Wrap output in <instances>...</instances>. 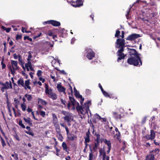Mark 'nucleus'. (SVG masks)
Segmentation results:
<instances>
[{
  "label": "nucleus",
  "mask_w": 160,
  "mask_h": 160,
  "mask_svg": "<svg viewBox=\"0 0 160 160\" xmlns=\"http://www.w3.org/2000/svg\"><path fill=\"white\" fill-rule=\"evenodd\" d=\"M69 99L70 102H69L68 105V108L70 107L71 105L73 106V108L75 109V105L77 104L76 108L78 113L80 116V118H83L84 117L85 115L87 113H88V111L89 110V105L90 103V102L88 101L87 102L84 103V106H80L78 102L76 101L73 98L69 97Z\"/></svg>",
  "instance_id": "1"
},
{
  "label": "nucleus",
  "mask_w": 160,
  "mask_h": 160,
  "mask_svg": "<svg viewBox=\"0 0 160 160\" xmlns=\"http://www.w3.org/2000/svg\"><path fill=\"white\" fill-rule=\"evenodd\" d=\"M130 57L127 60L128 63L130 65L140 66L142 65V62L140 57V54L138 53L135 49H128V50Z\"/></svg>",
  "instance_id": "2"
},
{
  "label": "nucleus",
  "mask_w": 160,
  "mask_h": 160,
  "mask_svg": "<svg viewBox=\"0 0 160 160\" xmlns=\"http://www.w3.org/2000/svg\"><path fill=\"white\" fill-rule=\"evenodd\" d=\"M122 39L118 38L117 39L116 42V47L119 48L117 54L118 57L117 59V62H119L120 60L124 59L126 56L123 52L124 51V48L125 47V40L123 38H124V31L122 32V34L121 36Z\"/></svg>",
  "instance_id": "3"
},
{
  "label": "nucleus",
  "mask_w": 160,
  "mask_h": 160,
  "mask_svg": "<svg viewBox=\"0 0 160 160\" xmlns=\"http://www.w3.org/2000/svg\"><path fill=\"white\" fill-rule=\"evenodd\" d=\"M17 83L19 86L24 87L26 90H27V88L31 90V88L30 86H29L30 80L25 81L24 83L23 79L20 78L18 80Z\"/></svg>",
  "instance_id": "4"
},
{
  "label": "nucleus",
  "mask_w": 160,
  "mask_h": 160,
  "mask_svg": "<svg viewBox=\"0 0 160 160\" xmlns=\"http://www.w3.org/2000/svg\"><path fill=\"white\" fill-rule=\"evenodd\" d=\"M87 53L86 57L89 59H92L95 56V53L90 48H87L86 50Z\"/></svg>",
  "instance_id": "5"
},
{
  "label": "nucleus",
  "mask_w": 160,
  "mask_h": 160,
  "mask_svg": "<svg viewBox=\"0 0 160 160\" xmlns=\"http://www.w3.org/2000/svg\"><path fill=\"white\" fill-rule=\"evenodd\" d=\"M71 5L75 7H79L83 4V2L81 0H77L76 1H70Z\"/></svg>",
  "instance_id": "6"
},
{
  "label": "nucleus",
  "mask_w": 160,
  "mask_h": 160,
  "mask_svg": "<svg viewBox=\"0 0 160 160\" xmlns=\"http://www.w3.org/2000/svg\"><path fill=\"white\" fill-rule=\"evenodd\" d=\"M63 114L65 116L63 118L64 120L67 122H70L72 118V114L69 112H64L63 113Z\"/></svg>",
  "instance_id": "7"
},
{
  "label": "nucleus",
  "mask_w": 160,
  "mask_h": 160,
  "mask_svg": "<svg viewBox=\"0 0 160 160\" xmlns=\"http://www.w3.org/2000/svg\"><path fill=\"white\" fill-rule=\"evenodd\" d=\"M57 88L59 92H62L64 94H66V89L61 85V83L57 84Z\"/></svg>",
  "instance_id": "8"
},
{
  "label": "nucleus",
  "mask_w": 160,
  "mask_h": 160,
  "mask_svg": "<svg viewBox=\"0 0 160 160\" xmlns=\"http://www.w3.org/2000/svg\"><path fill=\"white\" fill-rule=\"evenodd\" d=\"M140 37V35L137 34H133L129 35L127 38V40H132Z\"/></svg>",
  "instance_id": "9"
},
{
  "label": "nucleus",
  "mask_w": 160,
  "mask_h": 160,
  "mask_svg": "<svg viewBox=\"0 0 160 160\" xmlns=\"http://www.w3.org/2000/svg\"><path fill=\"white\" fill-rule=\"evenodd\" d=\"M113 117L116 119H121L122 118V116L121 114L117 112L113 111L112 112Z\"/></svg>",
  "instance_id": "10"
},
{
  "label": "nucleus",
  "mask_w": 160,
  "mask_h": 160,
  "mask_svg": "<svg viewBox=\"0 0 160 160\" xmlns=\"http://www.w3.org/2000/svg\"><path fill=\"white\" fill-rule=\"evenodd\" d=\"M2 85L4 88L6 89H8L10 88H12V83L10 81H9V82L7 81L5 83H2Z\"/></svg>",
  "instance_id": "11"
},
{
  "label": "nucleus",
  "mask_w": 160,
  "mask_h": 160,
  "mask_svg": "<svg viewBox=\"0 0 160 160\" xmlns=\"http://www.w3.org/2000/svg\"><path fill=\"white\" fill-rule=\"evenodd\" d=\"M11 63L12 67V68H13L14 70L18 69L19 67L18 65V62L17 61L12 60L11 61Z\"/></svg>",
  "instance_id": "12"
},
{
  "label": "nucleus",
  "mask_w": 160,
  "mask_h": 160,
  "mask_svg": "<svg viewBox=\"0 0 160 160\" xmlns=\"http://www.w3.org/2000/svg\"><path fill=\"white\" fill-rule=\"evenodd\" d=\"M140 2H144L145 3H146V1H141V0H137L136 2H135L132 5V6H130V8L129 10L127 11V14H126V16L127 17V18H128V16L129 15L130 12V9L136 3H139Z\"/></svg>",
  "instance_id": "13"
},
{
  "label": "nucleus",
  "mask_w": 160,
  "mask_h": 160,
  "mask_svg": "<svg viewBox=\"0 0 160 160\" xmlns=\"http://www.w3.org/2000/svg\"><path fill=\"white\" fill-rule=\"evenodd\" d=\"M49 21L50 24L54 26L58 27L60 26L61 24L59 22L56 21L51 20Z\"/></svg>",
  "instance_id": "14"
},
{
  "label": "nucleus",
  "mask_w": 160,
  "mask_h": 160,
  "mask_svg": "<svg viewBox=\"0 0 160 160\" xmlns=\"http://www.w3.org/2000/svg\"><path fill=\"white\" fill-rule=\"evenodd\" d=\"M45 92L46 94L49 95L51 93V92H52V89L51 88H49L48 85H46Z\"/></svg>",
  "instance_id": "15"
},
{
  "label": "nucleus",
  "mask_w": 160,
  "mask_h": 160,
  "mask_svg": "<svg viewBox=\"0 0 160 160\" xmlns=\"http://www.w3.org/2000/svg\"><path fill=\"white\" fill-rule=\"evenodd\" d=\"M53 116V123L54 125L58 123V119L57 116L55 115V114H52Z\"/></svg>",
  "instance_id": "16"
},
{
  "label": "nucleus",
  "mask_w": 160,
  "mask_h": 160,
  "mask_svg": "<svg viewBox=\"0 0 160 160\" xmlns=\"http://www.w3.org/2000/svg\"><path fill=\"white\" fill-rule=\"evenodd\" d=\"M150 138L151 140H152L155 137V133L154 131L153 130L150 131Z\"/></svg>",
  "instance_id": "17"
},
{
  "label": "nucleus",
  "mask_w": 160,
  "mask_h": 160,
  "mask_svg": "<svg viewBox=\"0 0 160 160\" xmlns=\"http://www.w3.org/2000/svg\"><path fill=\"white\" fill-rule=\"evenodd\" d=\"M85 142H90L89 135L88 132H87L86 136L84 137Z\"/></svg>",
  "instance_id": "18"
},
{
  "label": "nucleus",
  "mask_w": 160,
  "mask_h": 160,
  "mask_svg": "<svg viewBox=\"0 0 160 160\" xmlns=\"http://www.w3.org/2000/svg\"><path fill=\"white\" fill-rule=\"evenodd\" d=\"M154 158V155L152 154H151L147 156L146 160H153Z\"/></svg>",
  "instance_id": "19"
},
{
  "label": "nucleus",
  "mask_w": 160,
  "mask_h": 160,
  "mask_svg": "<svg viewBox=\"0 0 160 160\" xmlns=\"http://www.w3.org/2000/svg\"><path fill=\"white\" fill-rule=\"evenodd\" d=\"M61 131L56 132L57 133V136L59 140L61 141H62L63 140V137L61 134Z\"/></svg>",
  "instance_id": "20"
},
{
  "label": "nucleus",
  "mask_w": 160,
  "mask_h": 160,
  "mask_svg": "<svg viewBox=\"0 0 160 160\" xmlns=\"http://www.w3.org/2000/svg\"><path fill=\"white\" fill-rule=\"evenodd\" d=\"M99 146V143L94 142V146L93 148V149L94 151H96L97 149Z\"/></svg>",
  "instance_id": "21"
},
{
  "label": "nucleus",
  "mask_w": 160,
  "mask_h": 160,
  "mask_svg": "<svg viewBox=\"0 0 160 160\" xmlns=\"http://www.w3.org/2000/svg\"><path fill=\"white\" fill-rule=\"evenodd\" d=\"M99 152L100 156L102 155V157H103V156H105L106 155L105 152L103 148H100Z\"/></svg>",
  "instance_id": "22"
},
{
  "label": "nucleus",
  "mask_w": 160,
  "mask_h": 160,
  "mask_svg": "<svg viewBox=\"0 0 160 160\" xmlns=\"http://www.w3.org/2000/svg\"><path fill=\"white\" fill-rule=\"evenodd\" d=\"M38 101L39 103H40L43 105H46L47 104V102L45 101L41 98H38Z\"/></svg>",
  "instance_id": "23"
},
{
  "label": "nucleus",
  "mask_w": 160,
  "mask_h": 160,
  "mask_svg": "<svg viewBox=\"0 0 160 160\" xmlns=\"http://www.w3.org/2000/svg\"><path fill=\"white\" fill-rule=\"evenodd\" d=\"M49 97L54 100L57 99V96L54 92H53Z\"/></svg>",
  "instance_id": "24"
},
{
  "label": "nucleus",
  "mask_w": 160,
  "mask_h": 160,
  "mask_svg": "<svg viewBox=\"0 0 160 160\" xmlns=\"http://www.w3.org/2000/svg\"><path fill=\"white\" fill-rule=\"evenodd\" d=\"M105 142L108 146V148H111V143L110 141H108L106 140L105 141Z\"/></svg>",
  "instance_id": "25"
},
{
  "label": "nucleus",
  "mask_w": 160,
  "mask_h": 160,
  "mask_svg": "<svg viewBox=\"0 0 160 160\" xmlns=\"http://www.w3.org/2000/svg\"><path fill=\"white\" fill-rule=\"evenodd\" d=\"M54 126L55 127L56 132L61 131L59 123L54 125Z\"/></svg>",
  "instance_id": "26"
},
{
  "label": "nucleus",
  "mask_w": 160,
  "mask_h": 160,
  "mask_svg": "<svg viewBox=\"0 0 160 160\" xmlns=\"http://www.w3.org/2000/svg\"><path fill=\"white\" fill-rule=\"evenodd\" d=\"M26 107L27 106L25 103H23L21 104V107L23 111H25L26 110Z\"/></svg>",
  "instance_id": "27"
},
{
  "label": "nucleus",
  "mask_w": 160,
  "mask_h": 160,
  "mask_svg": "<svg viewBox=\"0 0 160 160\" xmlns=\"http://www.w3.org/2000/svg\"><path fill=\"white\" fill-rule=\"evenodd\" d=\"M24 120L27 123L29 124V125H31L32 124V123L30 121V119L29 118H24Z\"/></svg>",
  "instance_id": "28"
},
{
  "label": "nucleus",
  "mask_w": 160,
  "mask_h": 160,
  "mask_svg": "<svg viewBox=\"0 0 160 160\" xmlns=\"http://www.w3.org/2000/svg\"><path fill=\"white\" fill-rule=\"evenodd\" d=\"M33 52L32 51H29L28 52V58L27 59L28 61H30L31 58L32 57V53Z\"/></svg>",
  "instance_id": "29"
},
{
  "label": "nucleus",
  "mask_w": 160,
  "mask_h": 160,
  "mask_svg": "<svg viewBox=\"0 0 160 160\" xmlns=\"http://www.w3.org/2000/svg\"><path fill=\"white\" fill-rule=\"evenodd\" d=\"M62 147L63 149L65 150L66 151H67V147L66 143L64 142H63L62 144Z\"/></svg>",
  "instance_id": "30"
},
{
  "label": "nucleus",
  "mask_w": 160,
  "mask_h": 160,
  "mask_svg": "<svg viewBox=\"0 0 160 160\" xmlns=\"http://www.w3.org/2000/svg\"><path fill=\"white\" fill-rule=\"evenodd\" d=\"M90 150L91 151V152L89 153V160H92L93 158V154L92 152V150L91 149H90Z\"/></svg>",
  "instance_id": "31"
},
{
  "label": "nucleus",
  "mask_w": 160,
  "mask_h": 160,
  "mask_svg": "<svg viewBox=\"0 0 160 160\" xmlns=\"http://www.w3.org/2000/svg\"><path fill=\"white\" fill-rule=\"evenodd\" d=\"M25 97L27 98L28 101H30L32 99V96L31 95L26 94L25 95Z\"/></svg>",
  "instance_id": "32"
},
{
  "label": "nucleus",
  "mask_w": 160,
  "mask_h": 160,
  "mask_svg": "<svg viewBox=\"0 0 160 160\" xmlns=\"http://www.w3.org/2000/svg\"><path fill=\"white\" fill-rule=\"evenodd\" d=\"M19 125L21 126L22 128H25V126L22 123V120H19L18 122Z\"/></svg>",
  "instance_id": "33"
},
{
  "label": "nucleus",
  "mask_w": 160,
  "mask_h": 160,
  "mask_svg": "<svg viewBox=\"0 0 160 160\" xmlns=\"http://www.w3.org/2000/svg\"><path fill=\"white\" fill-rule=\"evenodd\" d=\"M31 63L30 61H28V62L25 65V67L29 68L31 66Z\"/></svg>",
  "instance_id": "34"
},
{
  "label": "nucleus",
  "mask_w": 160,
  "mask_h": 160,
  "mask_svg": "<svg viewBox=\"0 0 160 160\" xmlns=\"http://www.w3.org/2000/svg\"><path fill=\"white\" fill-rule=\"evenodd\" d=\"M75 94L76 97L78 98H82V96L80 95L79 93L78 92H75Z\"/></svg>",
  "instance_id": "35"
},
{
  "label": "nucleus",
  "mask_w": 160,
  "mask_h": 160,
  "mask_svg": "<svg viewBox=\"0 0 160 160\" xmlns=\"http://www.w3.org/2000/svg\"><path fill=\"white\" fill-rule=\"evenodd\" d=\"M102 92L105 97H109V95L108 93L104 90H103Z\"/></svg>",
  "instance_id": "36"
},
{
  "label": "nucleus",
  "mask_w": 160,
  "mask_h": 160,
  "mask_svg": "<svg viewBox=\"0 0 160 160\" xmlns=\"http://www.w3.org/2000/svg\"><path fill=\"white\" fill-rule=\"evenodd\" d=\"M1 140L2 146L3 147H4L6 145L5 142L3 139L2 137H1Z\"/></svg>",
  "instance_id": "37"
},
{
  "label": "nucleus",
  "mask_w": 160,
  "mask_h": 160,
  "mask_svg": "<svg viewBox=\"0 0 160 160\" xmlns=\"http://www.w3.org/2000/svg\"><path fill=\"white\" fill-rule=\"evenodd\" d=\"M11 156L13 157L15 159V160H18V157L17 154H12Z\"/></svg>",
  "instance_id": "38"
},
{
  "label": "nucleus",
  "mask_w": 160,
  "mask_h": 160,
  "mask_svg": "<svg viewBox=\"0 0 160 160\" xmlns=\"http://www.w3.org/2000/svg\"><path fill=\"white\" fill-rule=\"evenodd\" d=\"M68 138L70 140L73 141L74 140L75 136L74 135L71 136H68Z\"/></svg>",
  "instance_id": "39"
},
{
  "label": "nucleus",
  "mask_w": 160,
  "mask_h": 160,
  "mask_svg": "<svg viewBox=\"0 0 160 160\" xmlns=\"http://www.w3.org/2000/svg\"><path fill=\"white\" fill-rule=\"evenodd\" d=\"M10 69L11 73L13 75H14L15 73V71L17 70H14V69L12 68H10Z\"/></svg>",
  "instance_id": "40"
},
{
  "label": "nucleus",
  "mask_w": 160,
  "mask_h": 160,
  "mask_svg": "<svg viewBox=\"0 0 160 160\" xmlns=\"http://www.w3.org/2000/svg\"><path fill=\"white\" fill-rule=\"evenodd\" d=\"M14 138L16 139L17 141H20V139L19 137L17 134H15L14 136Z\"/></svg>",
  "instance_id": "41"
},
{
  "label": "nucleus",
  "mask_w": 160,
  "mask_h": 160,
  "mask_svg": "<svg viewBox=\"0 0 160 160\" xmlns=\"http://www.w3.org/2000/svg\"><path fill=\"white\" fill-rule=\"evenodd\" d=\"M120 33V31H119V30H117L115 34V37H118Z\"/></svg>",
  "instance_id": "42"
},
{
  "label": "nucleus",
  "mask_w": 160,
  "mask_h": 160,
  "mask_svg": "<svg viewBox=\"0 0 160 160\" xmlns=\"http://www.w3.org/2000/svg\"><path fill=\"white\" fill-rule=\"evenodd\" d=\"M42 72L40 70H38L37 73V75L38 77H40L41 76L42 74Z\"/></svg>",
  "instance_id": "43"
},
{
  "label": "nucleus",
  "mask_w": 160,
  "mask_h": 160,
  "mask_svg": "<svg viewBox=\"0 0 160 160\" xmlns=\"http://www.w3.org/2000/svg\"><path fill=\"white\" fill-rule=\"evenodd\" d=\"M24 40L27 39L31 42L32 41V39L31 38H30L28 36H25L24 38Z\"/></svg>",
  "instance_id": "44"
},
{
  "label": "nucleus",
  "mask_w": 160,
  "mask_h": 160,
  "mask_svg": "<svg viewBox=\"0 0 160 160\" xmlns=\"http://www.w3.org/2000/svg\"><path fill=\"white\" fill-rule=\"evenodd\" d=\"M109 157L107 156L106 155L105 156L103 157V160H109Z\"/></svg>",
  "instance_id": "45"
},
{
  "label": "nucleus",
  "mask_w": 160,
  "mask_h": 160,
  "mask_svg": "<svg viewBox=\"0 0 160 160\" xmlns=\"http://www.w3.org/2000/svg\"><path fill=\"white\" fill-rule=\"evenodd\" d=\"M40 114L42 117H44L45 115V112L43 111H41L40 112Z\"/></svg>",
  "instance_id": "46"
},
{
  "label": "nucleus",
  "mask_w": 160,
  "mask_h": 160,
  "mask_svg": "<svg viewBox=\"0 0 160 160\" xmlns=\"http://www.w3.org/2000/svg\"><path fill=\"white\" fill-rule=\"evenodd\" d=\"M25 132L27 134H28L29 135H31L32 136H33V135H34V134L32 132H30L29 131H26Z\"/></svg>",
  "instance_id": "47"
},
{
  "label": "nucleus",
  "mask_w": 160,
  "mask_h": 160,
  "mask_svg": "<svg viewBox=\"0 0 160 160\" xmlns=\"http://www.w3.org/2000/svg\"><path fill=\"white\" fill-rule=\"evenodd\" d=\"M96 114L98 116L99 118V119H102V121L103 122H105L106 121V118H102L100 116L98 115L97 114Z\"/></svg>",
  "instance_id": "48"
},
{
  "label": "nucleus",
  "mask_w": 160,
  "mask_h": 160,
  "mask_svg": "<svg viewBox=\"0 0 160 160\" xmlns=\"http://www.w3.org/2000/svg\"><path fill=\"white\" fill-rule=\"evenodd\" d=\"M18 61L20 62H22V57L20 55H18Z\"/></svg>",
  "instance_id": "49"
},
{
  "label": "nucleus",
  "mask_w": 160,
  "mask_h": 160,
  "mask_svg": "<svg viewBox=\"0 0 160 160\" xmlns=\"http://www.w3.org/2000/svg\"><path fill=\"white\" fill-rule=\"evenodd\" d=\"M116 135L117 136V138L119 140L120 138V132L119 131L118 132V133H117Z\"/></svg>",
  "instance_id": "50"
},
{
  "label": "nucleus",
  "mask_w": 160,
  "mask_h": 160,
  "mask_svg": "<svg viewBox=\"0 0 160 160\" xmlns=\"http://www.w3.org/2000/svg\"><path fill=\"white\" fill-rule=\"evenodd\" d=\"M60 73L63 75H66L67 74L66 72L64 70H60Z\"/></svg>",
  "instance_id": "51"
},
{
  "label": "nucleus",
  "mask_w": 160,
  "mask_h": 160,
  "mask_svg": "<svg viewBox=\"0 0 160 160\" xmlns=\"http://www.w3.org/2000/svg\"><path fill=\"white\" fill-rule=\"evenodd\" d=\"M100 141V138H96L95 139V142H96V143H99Z\"/></svg>",
  "instance_id": "52"
},
{
  "label": "nucleus",
  "mask_w": 160,
  "mask_h": 160,
  "mask_svg": "<svg viewBox=\"0 0 160 160\" xmlns=\"http://www.w3.org/2000/svg\"><path fill=\"white\" fill-rule=\"evenodd\" d=\"M1 64L2 65V69H3L4 68H5L6 66V65L4 63L2 62H1Z\"/></svg>",
  "instance_id": "53"
},
{
  "label": "nucleus",
  "mask_w": 160,
  "mask_h": 160,
  "mask_svg": "<svg viewBox=\"0 0 160 160\" xmlns=\"http://www.w3.org/2000/svg\"><path fill=\"white\" fill-rule=\"evenodd\" d=\"M22 37V36L21 35H17L16 36V39L18 40V39H21Z\"/></svg>",
  "instance_id": "54"
},
{
  "label": "nucleus",
  "mask_w": 160,
  "mask_h": 160,
  "mask_svg": "<svg viewBox=\"0 0 160 160\" xmlns=\"http://www.w3.org/2000/svg\"><path fill=\"white\" fill-rule=\"evenodd\" d=\"M65 128L66 131L67 132V135H68L69 133V129H68V128L66 126Z\"/></svg>",
  "instance_id": "55"
},
{
  "label": "nucleus",
  "mask_w": 160,
  "mask_h": 160,
  "mask_svg": "<svg viewBox=\"0 0 160 160\" xmlns=\"http://www.w3.org/2000/svg\"><path fill=\"white\" fill-rule=\"evenodd\" d=\"M39 79L40 81H41L43 83L45 81L44 79L42 78V77H39Z\"/></svg>",
  "instance_id": "56"
},
{
  "label": "nucleus",
  "mask_w": 160,
  "mask_h": 160,
  "mask_svg": "<svg viewBox=\"0 0 160 160\" xmlns=\"http://www.w3.org/2000/svg\"><path fill=\"white\" fill-rule=\"evenodd\" d=\"M13 57L14 59H17L18 58V56L16 54H14L13 55Z\"/></svg>",
  "instance_id": "57"
},
{
  "label": "nucleus",
  "mask_w": 160,
  "mask_h": 160,
  "mask_svg": "<svg viewBox=\"0 0 160 160\" xmlns=\"http://www.w3.org/2000/svg\"><path fill=\"white\" fill-rule=\"evenodd\" d=\"M145 137L146 138H147L148 139H150L151 140V138H150V135L148 134L146 135L145 136Z\"/></svg>",
  "instance_id": "58"
},
{
  "label": "nucleus",
  "mask_w": 160,
  "mask_h": 160,
  "mask_svg": "<svg viewBox=\"0 0 160 160\" xmlns=\"http://www.w3.org/2000/svg\"><path fill=\"white\" fill-rule=\"evenodd\" d=\"M86 92L87 94H89L91 92V91L89 89H87L86 90Z\"/></svg>",
  "instance_id": "59"
},
{
  "label": "nucleus",
  "mask_w": 160,
  "mask_h": 160,
  "mask_svg": "<svg viewBox=\"0 0 160 160\" xmlns=\"http://www.w3.org/2000/svg\"><path fill=\"white\" fill-rule=\"evenodd\" d=\"M75 38H72V40H71V43L72 44L74 43V41H75Z\"/></svg>",
  "instance_id": "60"
},
{
  "label": "nucleus",
  "mask_w": 160,
  "mask_h": 160,
  "mask_svg": "<svg viewBox=\"0 0 160 160\" xmlns=\"http://www.w3.org/2000/svg\"><path fill=\"white\" fill-rule=\"evenodd\" d=\"M81 100L80 101V103L81 105H82V103L84 100V98H80Z\"/></svg>",
  "instance_id": "61"
},
{
  "label": "nucleus",
  "mask_w": 160,
  "mask_h": 160,
  "mask_svg": "<svg viewBox=\"0 0 160 160\" xmlns=\"http://www.w3.org/2000/svg\"><path fill=\"white\" fill-rule=\"evenodd\" d=\"M51 57V58H54V59L55 61H57L58 62V63H59L60 60H59V59H58V58H56H56H54V57H52V56H51V57Z\"/></svg>",
  "instance_id": "62"
},
{
  "label": "nucleus",
  "mask_w": 160,
  "mask_h": 160,
  "mask_svg": "<svg viewBox=\"0 0 160 160\" xmlns=\"http://www.w3.org/2000/svg\"><path fill=\"white\" fill-rule=\"evenodd\" d=\"M11 29V28H7L6 30V32H9L10 31Z\"/></svg>",
  "instance_id": "63"
},
{
  "label": "nucleus",
  "mask_w": 160,
  "mask_h": 160,
  "mask_svg": "<svg viewBox=\"0 0 160 160\" xmlns=\"http://www.w3.org/2000/svg\"><path fill=\"white\" fill-rule=\"evenodd\" d=\"M98 85H99V88H100L101 89V90L102 91V92L103 91V90H104L101 85V84L100 83H99V84H98Z\"/></svg>",
  "instance_id": "64"
}]
</instances>
